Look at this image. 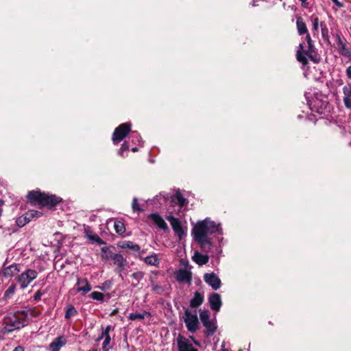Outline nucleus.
Masks as SVG:
<instances>
[{
	"instance_id": "1",
	"label": "nucleus",
	"mask_w": 351,
	"mask_h": 351,
	"mask_svg": "<svg viewBox=\"0 0 351 351\" xmlns=\"http://www.w3.org/2000/svg\"><path fill=\"white\" fill-rule=\"evenodd\" d=\"M222 234L221 225L210 218L198 221L192 229V235L201 249L213 257L222 253Z\"/></svg>"
},
{
	"instance_id": "2",
	"label": "nucleus",
	"mask_w": 351,
	"mask_h": 351,
	"mask_svg": "<svg viewBox=\"0 0 351 351\" xmlns=\"http://www.w3.org/2000/svg\"><path fill=\"white\" fill-rule=\"evenodd\" d=\"M27 198L31 203L42 206L52 207L61 202V198L54 195L41 193L40 191H32L28 193Z\"/></svg>"
},
{
	"instance_id": "3",
	"label": "nucleus",
	"mask_w": 351,
	"mask_h": 351,
	"mask_svg": "<svg viewBox=\"0 0 351 351\" xmlns=\"http://www.w3.org/2000/svg\"><path fill=\"white\" fill-rule=\"evenodd\" d=\"M176 342L178 351H198V350L194 347L193 343L197 346H199V343L193 337L186 338L181 335H178Z\"/></svg>"
},
{
	"instance_id": "4",
	"label": "nucleus",
	"mask_w": 351,
	"mask_h": 351,
	"mask_svg": "<svg viewBox=\"0 0 351 351\" xmlns=\"http://www.w3.org/2000/svg\"><path fill=\"white\" fill-rule=\"evenodd\" d=\"M184 322L190 332L194 333L199 329V321L196 311L185 310Z\"/></svg>"
},
{
	"instance_id": "5",
	"label": "nucleus",
	"mask_w": 351,
	"mask_h": 351,
	"mask_svg": "<svg viewBox=\"0 0 351 351\" xmlns=\"http://www.w3.org/2000/svg\"><path fill=\"white\" fill-rule=\"evenodd\" d=\"M131 126L130 123H124L116 128L112 137L113 144L117 145L123 141L131 132Z\"/></svg>"
},
{
	"instance_id": "6",
	"label": "nucleus",
	"mask_w": 351,
	"mask_h": 351,
	"mask_svg": "<svg viewBox=\"0 0 351 351\" xmlns=\"http://www.w3.org/2000/svg\"><path fill=\"white\" fill-rule=\"evenodd\" d=\"M38 272L34 269H27L21 273L17 278V282L20 285L21 289H24L36 278Z\"/></svg>"
},
{
	"instance_id": "7",
	"label": "nucleus",
	"mask_w": 351,
	"mask_h": 351,
	"mask_svg": "<svg viewBox=\"0 0 351 351\" xmlns=\"http://www.w3.org/2000/svg\"><path fill=\"white\" fill-rule=\"evenodd\" d=\"M5 326L4 329L6 332H10L25 326L26 321L13 315L7 317L5 320Z\"/></svg>"
},
{
	"instance_id": "8",
	"label": "nucleus",
	"mask_w": 351,
	"mask_h": 351,
	"mask_svg": "<svg viewBox=\"0 0 351 351\" xmlns=\"http://www.w3.org/2000/svg\"><path fill=\"white\" fill-rule=\"evenodd\" d=\"M306 39L308 45V50L307 51H303V46L302 44H300L299 45V49L297 51V60L301 62L303 65H306L308 63L307 57L311 58V47H312V40L311 38V36L308 34L306 35Z\"/></svg>"
},
{
	"instance_id": "9",
	"label": "nucleus",
	"mask_w": 351,
	"mask_h": 351,
	"mask_svg": "<svg viewBox=\"0 0 351 351\" xmlns=\"http://www.w3.org/2000/svg\"><path fill=\"white\" fill-rule=\"evenodd\" d=\"M167 219L171 223L175 234L178 237L179 239L181 240L183 237L185 236V232L182 228L180 221L172 215L167 216Z\"/></svg>"
},
{
	"instance_id": "10",
	"label": "nucleus",
	"mask_w": 351,
	"mask_h": 351,
	"mask_svg": "<svg viewBox=\"0 0 351 351\" xmlns=\"http://www.w3.org/2000/svg\"><path fill=\"white\" fill-rule=\"evenodd\" d=\"M204 280L215 290L218 289L221 286L220 279L214 273L205 274L204 276Z\"/></svg>"
},
{
	"instance_id": "11",
	"label": "nucleus",
	"mask_w": 351,
	"mask_h": 351,
	"mask_svg": "<svg viewBox=\"0 0 351 351\" xmlns=\"http://www.w3.org/2000/svg\"><path fill=\"white\" fill-rule=\"evenodd\" d=\"M308 105L312 111H315L319 114L323 112L324 109L327 106L326 101H319L317 98L312 101H308Z\"/></svg>"
},
{
	"instance_id": "12",
	"label": "nucleus",
	"mask_w": 351,
	"mask_h": 351,
	"mask_svg": "<svg viewBox=\"0 0 351 351\" xmlns=\"http://www.w3.org/2000/svg\"><path fill=\"white\" fill-rule=\"evenodd\" d=\"M208 302L212 310L218 312L222 304L221 299L219 293H212L209 298Z\"/></svg>"
},
{
	"instance_id": "13",
	"label": "nucleus",
	"mask_w": 351,
	"mask_h": 351,
	"mask_svg": "<svg viewBox=\"0 0 351 351\" xmlns=\"http://www.w3.org/2000/svg\"><path fill=\"white\" fill-rule=\"evenodd\" d=\"M111 330L110 326H107L106 328L103 330L101 337L98 339V340L104 338V341L102 343V350L103 351H108L110 349L109 344L110 342V330Z\"/></svg>"
},
{
	"instance_id": "14",
	"label": "nucleus",
	"mask_w": 351,
	"mask_h": 351,
	"mask_svg": "<svg viewBox=\"0 0 351 351\" xmlns=\"http://www.w3.org/2000/svg\"><path fill=\"white\" fill-rule=\"evenodd\" d=\"M176 278L179 282L190 283L191 281V273L186 269H181L176 274Z\"/></svg>"
},
{
	"instance_id": "15",
	"label": "nucleus",
	"mask_w": 351,
	"mask_h": 351,
	"mask_svg": "<svg viewBox=\"0 0 351 351\" xmlns=\"http://www.w3.org/2000/svg\"><path fill=\"white\" fill-rule=\"evenodd\" d=\"M343 104L346 108L351 110V84L343 87Z\"/></svg>"
},
{
	"instance_id": "16",
	"label": "nucleus",
	"mask_w": 351,
	"mask_h": 351,
	"mask_svg": "<svg viewBox=\"0 0 351 351\" xmlns=\"http://www.w3.org/2000/svg\"><path fill=\"white\" fill-rule=\"evenodd\" d=\"M149 217L159 228L164 230H168L167 224L160 215L156 213H153L150 215Z\"/></svg>"
},
{
	"instance_id": "17",
	"label": "nucleus",
	"mask_w": 351,
	"mask_h": 351,
	"mask_svg": "<svg viewBox=\"0 0 351 351\" xmlns=\"http://www.w3.org/2000/svg\"><path fill=\"white\" fill-rule=\"evenodd\" d=\"M66 343V339L64 336H60L53 339L49 347L51 351H59L60 349Z\"/></svg>"
},
{
	"instance_id": "18",
	"label": "nucleus",
	"mask_w": 351,
	"mask_h": 351,
	"mask_svg": "<svg viewBox=\"0 0 351 351\" xmlns=\"http://www.w3.org/2000/svg\"><path fill=\"white\" fill-rule=\"evenodd\" d=\"M171 202L172 204L178 205L180 209L186 204V199L183 197L180 191H177L171 196Z\"/></svg>"
},
{
	"instance_id": "19",
	"label": "nucleus",
	"mask_w": 351,
	"mask_h": 351,
	"mask_svg": "<svg viewBox=\"0 0 351 351\" xmlns=\"http://www.w3.org/2000/svg\"><path fill=\"white\" fill-rule=\"evenodd\" d=\"M114 263L117 265L119 268V271L121 273L127 264V261L121 254H116L115 256H113ZM120 276L122 277L121 274H120Z\"/></svg>"
},
{
	"instance_id": "20",
	"label": "nucleus",
	"mask_w": 351,
	"mask_h": 351,
	"mask_svg": "<svg viewBox=\"0 0 351 351\" xmlns=\"http://www.w3.org/2000/svg\"><path fill=\"white\" fill-rule=\"evenodd\" d=\"M192 259L197 265H203L208 262L209 257L208 255L201 254L200 252L196 251L194 252V254L192 256Z\"/></svg>"
},
{
	"instance_id": "21",
	"label": "nucleus",
	"mask_w": 351,
	"mask_h": 351,
	"mask_svg": "<svg viewBox=\"0 0 351 351\" xmlns=\"http://www.w3.org/2000/svg\"><path fill=\"white\" fill-rule=\"evenodd\" d=\"M77 291L78 292L82 291L84 293L89 292L91 289V287L86 278L78 279L77 282Z\"/></svg>"
},
{
	"instance_id": "22",
	"label": "nucleus",
	"mask_w": 351,
	"mask_h": 351,
	"mask_svg": "<svg viewBox=\"0 0 351 351\" xmlns=\"http://www.w3.org/2000/svg\"><path fill=\"white\" fill-rule=\"evenodd\" d=\"M203 325L206 328V334L207 336L213 335L217 330L216 320L215 319L208 321Z\"/></svg>"
},
{
	"instance_id": "23",
	"label": "nucleus",
	"mask_w": 351,
	"mask_h": 351,
	"mask_svg": "<svg viewBox=\"0 0 351 351\" xmlns=\"http://www.w3.org/2000/svg\"><path fill=\"white\" fill-rule=\"evenodd\" d=\"M19 269L17 265L12 264L4 268L3 271V276L6 278H11L18 274Z\"/></svg>"
},
{
	"instance_id": "24",
	"label": "nucleus",
	"mask_w": 351,
	"mask_h": 351,
	"mask_svg": "<svg viewBox=\"0 0 351 351\" xmlns=\"http://www.w3.org/2000/svg\"><path fill=\"white\" fill-rule=\"evenodd\" d=\"M204 302V295L196 291L194 294L193 298L191 300L190 305L191 307H197L200 306Z\"/></svg>"
},
{
	"instance_id": "25",
	"label": "nucleus",
	"mask_w": 351,
	"mask_h": 351,
	"mask_svg": "<svg viewBox=\"0 0 351 351\" xmlns=\"http://www.w3.org/2000/svg\"><path fill=\"white\" fill-rule=\"evenodd\" d=\"M337 47L338 49L339 50V52L344 56H350L351 52L350 49L347 47L346 43L342 40V39L339 36L337 37Z\"/></svg>"
},
{
	"instance_id": "26",
	"label": "nucleus",
	"mask_w": 351,
	"mask_h": 351,
	"mask_svg": "<svg viewBox=\"0 0 351 351\" xmlns=\"http://www.w3.org/2000/svg\"><path fill=\"white\" fill-rule=\"evenodd\" d=\"M296 25L298 34L302 35L307 34L308 30L305 23L301 17H298L296 21Z\"/></svg>"
},
{
	"instance_id": "27",
	"label": "nucleus",
	"mask_w": 351,
	"mask_h": 351,
	"mask_svg": "<svg viewBox=\"0 0 351 351\" xmlns=\"http://www.w3.org/2000/svg\"><path fill=\"white\" fill-rule=\"evenodd\" d=\"M144 261L149 265L156 266L159 264V260L156 254H153L144 258Z\"/></svg>"
},
{
	"instance_id": "28",
	"label": "nucleus",
	"mask_w": 351,
	"mask_h": 351,
	"mask_svg": "<svg viewBox=\"0 0 351 351\" xmlns=\"http://www.w3.org/2000/svg\"><path fill=\"white\" fill-rule=\"evenodd\" d=\"M77 314V311L73 305H69L66 307V311L65 313V318L70 319L71 317H73Z\"/></svg>"
},
{
	"instance_id": "29",
	"label": "nucleus",
	"mask_w": 351,
	"mask_h": 351,
	"mask_svg": "<svg viewBox=\"0 0 351 351\" xmlns=\"http://www.w3.org/2000/svg\"><path fill=\"white\" fill-rule=\"evenodd\" d=\"M146 316H149V313L147 312L143 313H133L130 314L129 319L131 320L143 319Z\"/></svg>"
},
{
	"instance_id": "30",
	"label": "nucleus",
	"mask_w": 351,
	"mask_h": 351,
	"mask_svg": "<svg viewBox=\"0 0 351 351\" xmlns=\"http://www.w3.org/2000/svg\"><path fill=\"white\" fill-rule=\"evenodd\" d=\"M122 247L124 248H129L134 252H138L140 250L139 245L132 241H125L123 243Z\"/></svg>"
},
{
	"instance_id": "31",
	"label": "nucleus",
	"mask_w": 351,
	"mask_h": 351,
	"mask_svg": "<svg viewBox=\"0 0 351 351\" xmlns=\"http://www.w3.org/2000/svg\"><path fill=\"white\" fill-rule=\"evenodd\" d=\"M116 254L112 253L109 251L108 248L103 247L101 249V258L105 260L113 259V256H115Z\"/></svg>"
},
{
	"instance_id": "32",
	"label": "nucleus",
	"mask_w": 351,
	"mask_h": 351,
	"mask_svg": "<svg viewBox=\"0 0 351 351\" xmlns=\"http://www.w3.org/2000/svg\"><path fill=\"white\" fill-rule=\"evenodd\" d=\"M199 317L203 324L210 320V315L208 311L199 310Z\"/></svg>"
},
{
	"instance_id": "33",
	"label": "nucleus",
	"mask_w": 351,
	"mask_h": 351,
	"mask_svg": "<svg viewBox=\"0 0 351 351\" xmlns=\"http://www.w3.org/2000/svg\"><path fill=\"white\" fill-rule=\"evenodd\" d=\"M114 229L116 230V232L118 233V234H122L125 231V226L123 225V223L121 221H115L114 222Z\"/></svg>"
},
{
	"instance_id": "34",
	"label": "nucleus",
	"mask_w": 351,
	"mask_h": 351,
	"mask_svg": "<svg viewBox=\"0 0 351 351\" xmlns=\"http://www.w3.org/2000/svg\"><path fill=\"white\" fill-rule=\"evenodd\" d=\"M90 298L93 300L101 302L104 300V294L101 292L93 291L90 294Z\"/></svg>"
},
{
	"instance_id": "35",
	"label": "nucleus",
	"mask_w": 351,
	"mask_h": 351,
	"mask_svg": "<svg viewBox=\"0 0 351 351\" xmlns=\"http://www.w3.org/2000/svg\"><path fill=\"white\" fill-rule=\"evenodd\" d=\"M27 223H29V221H27L25 215H23L16 219V224L19 227H23Z\"/></svg>"
},
{
	"instance_id": "36",
	"label": "nucleus",
	"mask_w": 351,
	"mask_h": 351,
	"mask_svg": "<svg viewBox=\"0 0 351 351\" xmlns=\"http://www.w3.org/2000/svg\"><path fill=\"white\" fill-rule=\"evenodd\" d=\"M129 147H130L129 143L126 141L124 142L118 151L119 154L121 156H124V152L128 151Z\"/></svg>"
},
{
	"instance_id": "37",
	"label": "nucleus",
	"mask_w": 351,
	"mask_h": 351,
	"mask_svg": "<svg viewBox=\"0 0 351 351\" xmlns=\"http://www.w3.org/2000/svg\"><path fill=\"white\" fill-rule=\"evenodd\" d=\"M132 208L134 212H141L143 210L141 208L138 199L136 198H134L132 203Z\"/></svg>"
},
{
	"instance_id": "38",
	"label": "nucleus",
	"mask_w": 351,
	"mask_h": 351,
	"mask_svg": "<svg viewBox=\"0 0 351 351\" xmlns=\"http://www.w3.org/2000/svg\"><path fill=\"white\" fill-rule=\"evenodd\" d=\"M144 274L142 271H137L132 274V278L135 279L138 282H140L143 278Z\"/></svg>"
},
{
	"instance_id": "39",
	"label": "nucleus",
	"mask_w": 351,
	"mask_h": 351,
	"mask_svg": "<svg viewBox=\"0 0 351 351\" xmlns=\"http://www.w3.org/2000/svg\"><path fill=\"white\" fill-rule=\"evenodd\" d=\"M88 238L91 241H93L94 242H96V243H97L99 244H102L103 243V241L99 238V237H98L96 234L89 235Z\"/></svg>"
},
{
	"instance_id": "40",
	"label": "nucleus",
	"mask_w": 351,
	"mask_h": 351,
	"mask_svg": "<svg viewBox=\"0 0 351 351\" xmlns=\"http://www.w3.org/2000/svg\"><path fill=\"white\" fill-rule=\"evenodd\" d=\"M32 213H35L34 210H30L24 214L25 217L27 219V221H29V222L33 219L34 214Z\"/></svg>"
},
{
	"instance_id": "41",
	"label": "nucleus",
	"mask_w": 351,
	"mask_h": 351,
	"mask_svg": "<svg viewBox=\"0 0 351 351\" xmlns=\"http://www.w3.org/2000/svg\"><path fill=\"white\" fill-rule=\"evenodd\" d=\"M132 141L133 143H140L141 141V138L138 134H134L132 136Z\"/></svg>"
},
{
	"instance_id": "42",
	"label": "nucleus",
	"mask_w": 351,
	"mask_h": 351,
	"mask_svg": "<svg viewBox=\"0 0 351 351\" xmlns=\"http://www.w3.org/2000/svg\"><path fill=\"white\" fill-rule=\"evenodd\" d=\"M319 26V19L315 17L313 19V28L314 30H317Z\"/></svg>"
},
{
	"instance_id": "43",
	"label": "nucleus",
	"mask_w": 351,
	"mask_h": 351,
	"mask_svg": "<svg viewBox=\"0 0 351 351\" xmlns=\"http://www.w3.org/2000/svg\"><path fill=\"white\" fill-rule=\"evenodd\" d=\"M43 295V292L40 290H38L34 295V299L36 300H38L40 299L41 296Z\"/></svg>"
},
{
	"instance_id": "44",
	"label": "nucleus",
	"mask_w": 351,
	"mask_h": 351,
	"mask_svg": "<svg viewBox=\"0 0 351 351\" xmlns=\"http://www.w3.org/2000/svg\"><path fill=\"white\" fill-rule=\"evenodd\" d=\"M301 2L302 6L304 8H307L308 7V0H299Z\"/></svg>"
},
{
	"instance_id": "45",
	"label": "nucleus",
	"mask_w": 351,
	"mask_h": 351,
	"mask_svg": "<svg viewBox=\"0 0 351 351\" xmlns=\"http://www.w3.org/2000/svg\"><path fill=\"white\" fill-rule=\"evenodd\" d=\"M346 75L348 78L351 79V65L349 66L346 71Z\"/></svg>"
},
{
	"instance_id": "46",
	"label": "nucleus",
	"mask_w": 351,
	"mask_h": 351,
	"mask_svg": "<svg viewBox=\"0 0 351 351\" xmlns=\"http://www.w3.org/2000/svg\"><path fill=\"white\" fill-rule=\"evenodd\" d=\"M332 1L339 8H342L343 4L338 0H332Z\"/></svg>"
},
{
	"instance_id": "47",
	"label": "nucleus",
	"mask_w": 351,
	"mask_h": 351,
	"mask_svg": "<svg viewBox=\"0 0 351 351\" xmlns=\"http://www.w3.org/2000/svg\"><path fill=\"white\" fill-rule=\"evenodd\" d=\"M34 213H33L34 214L33 219L34 218H38V217H40L42 215L41 213L38 212L37 210H34Z\"/></svg>"
},
{
	"instance_id": "48",
	"label": "nucleus",
	"mask_w": 351,
	"mask_h": 351,
	"mask_svg": "<svg viewBox=\"0 0 351 351\" xmlns=\"http://www.w3.org/2000/svg\"><path fill=\"white\" fill-rule=\"evenodd\" d=\"M12 351H24V348L21 346H18Z\"/></svg>"
},
{
	"instance_id": "49",
	"label": "nucleus",
	"mask_w": 351,
	"mask_h": 351,
	"mask_svg": "<svg viewBox=\"0 0 351 351\" xmlns=\"http://www.w3.org/2000/svg\"><path fill=\"white\" fill-rule=\"evenodd\" d=\"M14 287H10L5 292V294H8V293H12L14 292Z\"/></svg>"
},
{
	"instance_id": "50",
	"label": "nucleus",
	"mask_w": 351,
	"mask_h": 351,
	"mask_svg": "<svg viewBox=\"0 0 351 351\" xmlns=\"http://www.w3.org/2000/svg\"><path fill=\"white\" fill-rule=\"evenodd\" d=\"M153 289L155 291H159L161 289V288H160V287L156 285V286H154Z\"/></svg>"
},
{
	"instance_id": "51",
	"label": "nucleus",
	"mask_w": 351,
	"mask_h": 351,
	"mask_svg": "<svg viewBox=\"0 0 351 351\" xmlns=\"http://www.w3.org/2000/svg\"><path fill=\"white\" fill-rule=\"evenodd\" d=\"M138 150V148H137L136 147L132 148V151L133 152H137Z\"/></svg>"
},
{
	"instance_id": "52",
	"label": "nucleus",
	"mask_w": 351,
	"mask_h": 351,
	"mask_svg": "<svg viewBox=\"0 0 351 351\" xmlns=\"http://www.w3.org/2000/svg\"><path fill=\"white\" fill-rule=\"evenodd\" d=\"M223 347V351H227L225 348H224V346H222Z\"/></svg>"
},
{
	"instance_id": "53",
	"label": "nucleus",
	"mask_w": 351,
	"mask_h": 351,
	"mask_svg": "<svg viewBox=\"0 0 351 351\" xmlns=\"http://www.w3.org/2000/svg\"><path fill=\"white\" fill-rule=\"evenodd\" d=\"M305 97H306V99H308L307 95H305ZM309 101V100H308V99H307V101Z\"/></svg>"
}]
</instances>
